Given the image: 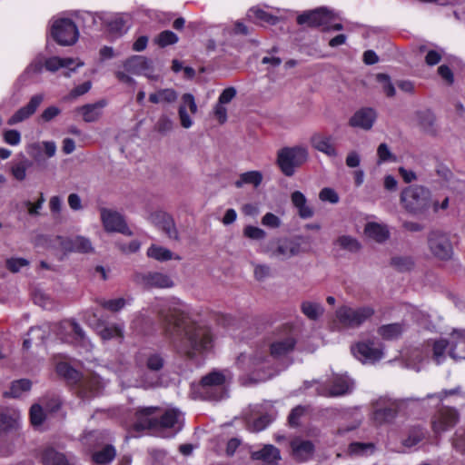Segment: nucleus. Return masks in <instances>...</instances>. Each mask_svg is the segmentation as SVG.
I'll list each match as a JSON object with an SVG mask.
<instances>
[{
	"instance_id": "59",
	"label": "nucleus",
	"mask_w": 465,
	"mask_h": 465,
	"mask_svg": "<svg viewBox=\"0 0 465 465\" xmlns=\"http://www.w3.org/2000/svg\"><path fill=\"white\" fill-rule=\"evenodd\" d=\"M173 127V121L165 114L161 115L155 124L156 131L161 134H166L170 132Z\"/></svg>"
},
{
	"instance_id": "47",
	"label": "nucleus",
	"mask_w": 465,
	"mask_h": 465,
	"mask_svg": "<svg viewBox=\"0 0 465 465\" xmlns=\"http://www.w3.org/2000/svg\"><path fill=\"white\" fill-rule=\"evenodd\" d=\"M147 255L151 258H153V259H155L157 261H161V262L169 261L173 258V252L170 250H168L164 247L156 246V245H152L148 249Z\"/></svg>"
},
{
	"instance_id": "60",
	"label": "nucleus",
	"mask_w": 465,
	"mask_h": 465,
	"mask_svg": "<svg viewBox=\"0 0 465 465\" xmlns=\"http://www.w3.org/2000/svg\"><path fill=\"white\" fill-rule=\"evenodd\" d=\"M29 264V262L24 258H10L6 260V268L12 272H18L21 268Z\"/></svg>"
},
{
	"instance_id": "29",
	"label": "nucleus",
	"mask_w": 465,
	"mask_h": 465,
	"mask_svg": "<svg viewBox=\"0 0 465 465\" xmlns=\"http://www.w3.org/2000/svg\"><path fill=\"white\" fill-rule=\"evenodd\" d=\"M183 415L176 409H170L158 414V429H173L174 433L182 428Z\"/></svg>"
},
{
	"instance_id": "24",
	"label": "nucleus",
	"mask_w": 465,
	"mask_h": 465,
	"mask_svg": "<svg viewBox=\"0 0 465 465\" xmlns=\"http://www.w3.org/2000/svg\"><path fill=\"white\" fill-rule=\"evenodd\" d=\"M158 411L157 408L147 407L140 409L136 411L135 421L134 427L136 430H143L145 429L157 430L158 429Z\"/></svg>"
},
{
	"instance_id": "55",
	"label": "nucleus",
	"mask_w": 465,
	"mask_h": 465,
	"mask_svg": "<svg viewBox=\"0 0 465 465\" xmlns=\"http://www.w3.org/2000/svg\"><path fill=\"white\" fill-rule=\"evenodd\" d=\"M424 437L423 430L420 428H413L407 439L403 440V445L406 447H413L418 444Z\"/></svg>"
},
{
	"instance_id": "17",
	"label": "nucleus",
	"mask_w": 465,
	"mask_h": 465,
	"mask_svg": "<svg viewBox=\"0 0 465 465\" xmlns=\"http://www.w3.org/2000/svg\"><path fill=\"white\" fill-rule=\"evenodd\" d=\"M334 19V13L326 8L320 7L312 11L304 12L297 17L299 25L310 26H326Z\"/></svg>"
},
{
	"instance_id": "48",
	"label": "nucleus",
	"mask_w": 465,
	"mask_h": 465,
	"mask_svg": "<svg viewBox=\"0 0 465 465\" xmlns=\"http://www.w3.org/2000/svg\"><path fill=\"white\" fill-rule=\"evenodd\" d=\"M31 388V382L29 380L22 379L15 381L12 383L9 392L5 395H9L14 398L20 397L24 392L28 391Z\"/></svg>"
},
{
	"instance_id": "58",
	"label": "nucleus",
	"mask_w": 465,
	"mask_h": 465,
	"mask_svg": "<svg viewBox=\"0 0 465 465\" xmlns=\"http://www.w3.org/2000/svg\"><path fill=\"white\" fill-rule=\"evenodd\" d=\"M243 235L252 240H262L266 237V232L259 227L248 225L243 230Z\"/></svg>"
},
{
	"instance_id": "31",
	"label": "nucleus",
	"mask_w": 465,
	"mask_h": 465,
	"mask_svg": "<svg viewBox=\"0 0 465 465\" xmlns=\"http://www.w3.org/2000/svg\"><path fill=\"white\" fill-rule=\"evenodd\" d=\"M292 453L298 460H306L312 456L314 446L310 440L296 438L291 441Z\"/></svg>"
},
{
	"instance_id": "34",
	"label": "nucleus",
	"mask_w": 465,
	"mask_h": 465,
	"mask_svg": "<svg viewBox=\"0 0 465 465\" xmlns=\"http://www.w3.org/2000/svg\"><path fill=\"white\" fill-rule=\"evenodd\" d=\"M365 234L377 242H384L390 237V231L386 224L374 222L368 223L364 229Z\"/></svg>"
},
{
	"instance_id": "57",
	"label": "nucleus",
	"mask_w": 465,
	"mask_h": 465,
	"mask_svg": "<svg viewBox=\"0 0 465 465\" xmlns=\"http://www.w3.org/2000/svg\"><path fill=\"white\" fill-rule=\"evenodd\" d=\"M45 331L43 330L42 327L31 328V330L28 332V335L33 336V338H28L24 341V343H23L24 348L29 349L32 344V340H34V339L39 340L40 342L42 343L45 339Z\"/></svg>"
},
{
	"instance_id": "42",
	"label": "nucleus",
	"mask_w": 465,
	"mask_h": 465,
	"mask_svg": "<svg viewBox=\"0 0 465 465\" xmlns=\"http://www.w3.org/2000/svg\"><path fill=\"white\" fill-rule=\"evenodd\" d=\"M301 311L308 319L316 321L322 315L324 309L319 302L304 301L301 304Z\"/></svg>"
},
{
	"instance_id": "5",
	"label": "nucleus",
	"mask_w": 465,
	"mask_h": 465,
	"mask_svg": "<svg viewBox=\"0 0 465 465\" xmlns=\"http://www.w3.org/2000/svg\"><path fill=\"white\" fill-rule=\"evenodd\" d=\"M57 373L64 377L69 383H79V395L83 399H88L98 393L100 381L96 377L83 378L81 374L66 362H59L56 365Z\"/></svg>"
},
{
	"instance_id": "64",
	"label": "nucleus",
	"mask_w": 465,
	"mask_h": 465,
	"mask_svg": "<svg viewBox=\"0 0 465 465\" xmlns=\"http://www.w3.org/2000/svg\"><path fill=\"white\" fill-rule=\"evenodd\" d=\"M4 140L10 145H17L21 142V134L17 130H7L4 134Z\"/></svg>"
},
{
	"instance_id": "63",
	"label": "nucleus",
	"mask_w": 465,
	"mask_h": 465,
	"mask_svg": "<svg viewBox=\"0 0 465 465\" xmlns=\"http://www.w3.org/2000/svg\"><path fill=\"white\" fill-rule=\"evenodd\" d=\"M17 420L15 417L7 415L0 411V430H5L8 429L15 428Z\"/></svg>"
},
{
	"instance_id": "61",
	"label": "nucleus",
	"mask_w": 465,
	"mask_h": 465,
	"mask_svg": "<svg viewBox=\"0 0 465 465\" xmlns=\"http://www.w3.org/2000/svg\"><path fill=\"white\" fill-rule=\"evenodd\" d=\"M100 304L102 305V307H104V309H107L109 311L118 312L119 310L124 308V306L125 304V301L123 298H117V299L108 300V301L104 300V301L100 302Z\"/></svg>"
},
{
	"instance_id": "45",
	"label": "nucleus",
	"mask_w": 465,
	"mask_h": 465,
	"mask_svg": "<svg viewBox=\"0 0 465 465\" xmlns=\"http://www.w3.org/2000/svg\"><path fill=\"white\" fill-rule=\"evenodd\" d=\"M334 243L341 250L350 252H357L361 247L359 241L351 235H341L336 239Z\"/></svg>"
},
{
	"instance_id": "39",
	"label": "nucleus",
	"mask_w": 465,
	"mask_h": 465,
	"mask_svg": "<svg viewBox=\"0 0 465 465\" xmlns=\"http://www.w3.org/2000/svg\"><path fill=\"white\" fill-rule=\"evenodd\" d=\"M247 16L256 23L267 24L274 25L278 23L279 18L272 15L260 7L254 6L249 9Z\"/></svg>"
},
{
	"instance_id": "49",
	"label": "nucleus",
	"mask_w": 465,
	"mask_h": 465,
	"mask_svg": "<svg viewBox=\"0 0 465 465\" xmlns=\"http://www.w3.org/2000/svg\"><path fill=\"white\" fill-rule=\"evenodd\" d=\"M30 166L28 160L25 159L15 163L11 167V173L17 181H24L26 177L27 168Z\"/></svg>"
},
{
	"instance_id": "26",
	"label": "nucleus",
	"mask_w": 465,
	"mask_h": 465,
	"mask_svg": "<svg viewBox=\"0 0 465 465\" xmlns=\"http://www.w3.org/2000/svg\"><path fill=\"white\" fill-rule=\"evenodd\" d=\"M42 101L43 95H34L26 105L21 107L9 118L7 124L9 125H14L28 119L31 115L35 114L38 106L41 104Z\"/></svg>"
},
{
	"instance_id": "32",
	"label": "nucleus",
	"mask_w": 465,
	"mask_h": 465,
	"mask_svg": "<svg viewBox=\"0 0 465 465\" xmlns=\"http://www.w3.org/2000/svg\"><path fill=\"white\" fill-rule=\"evenodd\" d=\"M106 102L100 100L94 104H88L78 107L76 110L82 114L83 120L86 123H93L97 121L103 114V109L105 107Z\"/></svg>"
},
{
	"instance_id": "11",
	"label": "nucleus",
	"mask_w": 465,
	"mask_h": 465,
	"mask_svg": "<svg viewBox=\"0 0 465 465\" xmlns=\"http://www.w3.org/2000/svg\"><path fill=\"white\" fill-rule=\"evenodd\" d=\"M54 39L60 45H72L78 39V29L72 20L62 18L54 21L51 30Z\"/></svg>"
},
{
	"instance_id": "43",
	"label": "nucleus",
	"mask_w": 465,
	"mask_h": 465,
	"mask_svg": "<svg viewBox=\"0 0 465 465\" xmlns=\"http://www.w3.org/2000/svg\"><path fill=\"white\" fill-rule=\"evenodd\" d=\"M42 461L44 465H70L66 457L54 449H47L45 450Z\"/></svg>"
},
{
	"instance_id": "12",
	"label": "nucleus",
	"mask_w": 465,
	"mask_h": 465,
	"mask_svg": "<svg viewBox=\"0 0 465 465\" xmlns=\"http://www.w3.org/2000/svg\"><path fill=\"white\" fill-rule=\"evenodd\" d=\"M53 245L57 250L67 252L91 253L94 247L91 241L84 236L62 237L57 236L54 240Z\"/></svg>"
},
{
	"instance_id": "28",
	"label": "nucleus",
	"mask_w": 465,
	"mask_h": 465,
	"mask_svg": "<svg viewBox=\"0 0 465 465\" xmlns=\"http://www.w3.org/2000/svg\"><path fill=\"white\" fill-rule=\"evenodd\" d=\"M449 343V354L452 359H465V331L454 330L450 335Z\"/></svg>"
},
{
	"instance_id": "19",
	"label": "nucleus",
	"mask_w": 465,
	"mask_h": 465,
	"mask_svg": "<svg viewBox=\"0 0 465 465\" xmlns=\"http://www.w3.org/2000/svg\"><path fill=\"white\" fill-rule=\"evenodd\" d=\"M135 281L145 288L165 289L172 288L174 285L173 281L168 274L160 272L138 273L135 276Z\"/></svg>"
},
{
	"instance_id": "46",
	"label": "nucleus",
	"mask_w": 465,
	"mask_h": 465,
	"mask_svg": "<svg viewBox=\"0 0 465 465\" xmlns=\"http://www.w3.org/2000/svg\"><path fill=\"white\" fill-rule=\"evenodd\" d=\"M104 433L97 430L90 431L84 434V436L82 439L83 444L90 448L101 446L102 444H104Z\"/></svg>"
},
{
	"instance_id": "56",
	"label": "nucleus",
	"mask_w": 465,
	"mask_h": 465,
	"mask_svg": "<svg viewBox=\"0 0 465 465\" xmlns=\"http://www.w3.org/2000/svg\"><path fill=\"white\" fill-rule=\"evenodd\" d=\"M109 31L117 34L122 35L126 31V22L122 16L114 17L110 21L108 24Z\"/></svg>"
},
{
	"instance_id": "9",
	"label": "nucleus",
	"mask_w": 465,
	"mask_h": 465,
	"mask_svg": "<svg viewBox=\"0 0 465 465\" xmlns=\"http://www.w3.org/2000/svg\"><path fill=\"white\" fill-rule=\"evenodd\" d=\"M374 312L373 307L369 305L356 308L344 305L336 311V318L343 327L358 328L370 320Z\"/></svg>"
},
{
	"instance_id": "41",
	"label": "nucleus",
	"mask_w": 465,
	"mask_h": 465,
	"mask_svg": "<svg viewBox=\"0 0 465 465\" xmlns=\"http://www.w3.org/2000/svg\"><path fill=\"white\" fill-rule=\"evenodd\" d=\"M403 331L404 326L401 323L385 324L378 329V334L384 340L398 339Z\"/></svg>"
},
{
	"instance_id": "20",
	"label": "nucleus",
	"mask_w": 465,
	"mask_h": 465,
	"mask_svg": "<svg viewBox=\"0 0 465 465\" xmlns=\"http://www.w3.org/2000/svg\"><path fill=\"white\" fill-rule=\"evenodd\" d=\"M136 361L139 366L145 368L149 371L158 373L164 368L166 358L161 351L146 350L138 353Z\"/></svg>"
},
{
	"instance_id": "7",
	"label": "nucleus",
	"mask_w": 465,
	"mask_h": 465,
	"mask_svg": "<svg viewBox=\"0 0 465 465\" xmlns=\"http://www.w3.org/2000/svg\"><path fill=\"white\" fill-rule=\"evenodd\" d=\"M308 149L302 145L284 147L277 153V164L286 176H292L295 169L308 161Z\"/></svg>"
},
{
	"instance_id": "25",
	"label": "nucleus",
	"mask_w": 465,
	"mask_h": 465,
	"mask_svg": "<svg viewBox=\"0 0 465 465\" xmlns=\"http://www.w3.org/2000/svg\"><path fill=\"white\" fill-rule=\"evenodd\" d=\"M377 119V113L374 109L365 107L358 110L350 119V125L352 127L370 130Z\"/></svg>"
},
{
	"instance_id": "3",
	"label": "nucleus",
	"mask_w": 465,
	"mask_h": 465,
	"mask_svg": "<svg viewBox=\"0 0 465 465\" xmlns=\"http://www.w3.org/2000/svg\"><path fill=\"white\" fill-rule=\"evenodd\" d=\"M133 75H144L149 80L156 81L159 79L157 74H153V66L152 60L143 55H133L123 63V70L119 69L115 72L116 78L127 84H135Z\"/></svg>"
},
{
	"instance_id": "1",
	"label": "nucleus",
	"mask_w": 465,
	"mask_h": 465,
	"mask_svg": "<svg viewBox=\"0 0 465 465\" xmlns=\"http://www.w3.org/2000/svg\"><path fill=\"white\" fill-rule=\"evenodd\" d=\"M161 328L179 353L189 358L212 348L210 329L193 321L188 307L178 298L166 301L157 311Z\"/></svg>"
},
{
	"instance_id": "52",
	"label": "nucleus",
	"mask_w": 465,
	"mask_h": 465,
	"mask_svg": "<svg viewBox=\"0 0 465 465\" xmlns=\"http://www.w3.org/2000/svg\"><path fill=\"white\" fill-rule=\"evenodd\" d=\"M178 36L172 31H163L156 38V44L161 47H165L169 45L177 43Z\"/></svg>"
},
{
	"instance_id": "35",
	"label": "nucleus",
	"mask_w": 465,
	"mask_h": 465,
	"mask_svg": "<svg viewBox=\"0 0 465 465\" xmlns=\"http://www.w3.org/2000/svg\"><path fill=\"white\" fill-rule=\"evenodd\" d=\"M154 221L170 239L178 240L179 234L173 218L165 213H157Z\"/></svg>"
},
{
	"instance_id": "36",
	"label": "nucleus",
	"mask_w": 465,
	"mask_h": 465,
	"mask_svg": "<svg viewBox=\"0 0 465 465\" xmlns=\"http://www.w3.org/2000/svg\"><path fill=\"white\" fill-rule=\"evenodd\" d=\"M291 201L301 218L307 219L313 215V210L307 204V199L302 192L294 191L291 194Z\"/></svg>"
},
{
	"instance_id": "27",
	"label": "nucleus",
	"mask_w": 465,
	"mask_h": 465,
	"mask_svg": "<svg viewBox=\"0 0 465 465\" xmlns=\"http://www.w3.org/2000/svg\"><path fill=\"white\" fill-rule=\"evenodd\" d=\"M84 65V63L78 59L74 58H60L57 56L50 57L45 61V68L48 71H57L60 68L68 69V72L64 73L65 77H70L71 73L74 72L76 68Z\"/></svg>"
},
{
	"instance_id": "8",
	"label": "nucleus",
	"mask_w": 465,
	"mask_h": 465,
	"mask_svg": "<svg viewBox=\"0 0 465 465\" xmlns=\"http://www.w3.org/2000/svg\"><path fill=\"white\" fill-rule=\"evenodd\" d=\"M226 377L222 371H212L202 378L198 392L204 400L220 401L226 397Z\"/></svg>"
},
{
	"instance_id": "44",
	"label": "nucleus",
	"mask_w": 465,
	"mask_h": 465,
	"mask_svg": "<svg viewBox=\"0 0 465 465\" xmlns=\"http://www.w3.org/2000/svg\"><path fill=\"white\" fill-rule=\"evenodd\" d=\"M116 451L114 446L105 445L102 450L94 451L93 460L101 465H106L115 457Z\"/></svg>"
},
{
	"instance_id": "37",
	"label": "nucleus",
	"mask_w": 465,
	"mask_h": 465,
	"mask_svg": "<svg viewBox=\"0 0 465 465\" xmlns=\"http://www.w3.org/2000/svg\"><path fill=\"white\" fill-rule=\"evenodd\" d=\"M352 389V382L347 377L338 376L333 379L332 384L324 396H341L350 392Z\"/></svg>"
},
{
	"instance_id": "14",
	"label": "nucleus",
	"mask_w": 465,
	"mask_h": 465,
	"mask_svg": "<svg viewBox=\"0 0 465 465\" xmlns=\"http://www.w3.org/2000/svg\"><path fill=\"white\" fill-rule=\"evenodd\" d=\"M85 321L90 326L95 329L99 336L104 341L112 339L122 341L124 338V326L121 324H104L97 318L95 313H87L85 315Z\"/></svg>"
},
{
	"instance_id": "23",
	"label": "nucleus",
	"mask_w": 465,
	"mask_h": 465,
	"mask_svg": "<svg viewBox=\"0 0 465 465\" xmlns=\"http://www.w3.org/2000/svg\"><path fill=\"white\" fill-rule=\"evenodd\" d=\"M57 334L63 341L68 343L84 341V331L77 322L71 320L60 322Z\"/></svg>"
},
{
	"instance_id": "6",
	"label": "nucleus",
	"mask_w": 465,
	"mask_h": 465,
	"mask_svg": "<svg viewBox=\"0 0 465 465\" xmlns=\"http://www.w3.org/2000/svg\"><path fill=\"white\" fill-rule=\"evenodd\" d=\"M430 192L420 185L409 186L401 193V202L411 213L418 214L427 211L430 206Z\"/></svg>"
},
{
	"instance_id": "15",
	"label": "nucleus",
	"mask_w": 465,
	"mask_h": 465,
	"mask_svg": "<svg viewBox=\"0 0 465 465\" xmlns=\"http://www.w3.org/2000/svg\"><path fill=\"white\" fill-rule=\"evenodd\" d=\"M428 243L435 257L440 260H448L451 257L452 246L446 233L440 231L431 232L428 238Z\"/></svg>"
},
{
	"instance_id": "50",
	"label": "nucleus",
	"mask_w": 465,
	"mask_h": 465,
	"mask_svg": "<svg viewBox=\"0 0 465 465\" xmlns=\"http://www.w3.org/2000/svg\"><path fill=\"white\" fill-rule=\"evenodd\" d=\"M391 265L399 272H408L413 267V262L410 257L395 256L391 259Z\"/></svg>"
},
{
	"instance_id": "38",
	"label": "nucleus",
	"mask_w": 465,
	"mask_h": 465,
	"mask_svg": "<svg viewBox=\"0 0 465 465\" xmlns=\"http://www.w3.org/2000/svg\"><path fill=\"white\" fill-rule=\"evenodd\" d=\"M178 99V93L173 88H162L149 95L152 104H173Z\"/></svg>"
},
{
	"instance_id": "10",
	"label": "nucleus",
	"mask_w": 465,
	"mask_h": 465,
	"mask_svg": "<svg viewBox=\"0 0 465 465\" xmlns=\"http://www.w3.org/2000/svg\"><path fill=\"white\" fill-rule=\"evenodd\" d=\"M401 404V401L387 396L380 397L372 403V420L379 425L393 421Z\"/></svg>"
},
{
	"instance_id": "13",
	"label": "nucleus",
	"mask_w": 465,
	"mask_h": 465,
	"mask_svg": "<svg viewBox=\"0 0 465 465\" xmlns=\"http://www.w3.org/2000/svg\"><path fill=\"white\" fill-rule=\"evenodd\" d=\"M351 350L354 357L363 363H374L383 357L381 345L374 341L358 342Z\"/></svg>"
},
{
	"instance_id": "51",
	"label": "nucleus",
	"mask_w": 465,
	"mask_h": 465,
	"mask_svg": "<svg viewBox=\"0 0 465 465\" xmlns=\"http://www.w3.org/2000/svg\"><path fill=\"white\" fill-rule=\"evenodd\" d=\"M377 82L381 85L383 92L388 97H392L395 94V88L391 82L390 76L385 74H378L376 75Z\"/></svg>"
},
{
	"instance_id": "30",
	"label": "nucleus",
	"mask_w": 465,
	"mask_h": 465,
	"mask_svg": "<svg viewBox=\"0 0 465 465\" xmlns=\"http://www.w3.org/2000/svg\"><path fill=\"white\" fill-rule=\"evenodd\" d=\"M252 460H261L262 465H278L281 460L280 450L272 444L264 445L260 450L251 454Z\"/></svg>"
},
{
	"instance_id": "18",
	"label": "nucleus",
	"mask_w": 465,
	"mask_h": 465,
	"mask_svg": "<svg viewBox=\"0 0 465 465\" xmlns=\"http://www.w3.org/2000/svg\"><path fill=\"white\" fill-rule=\"evenodd\" d=\"M460 419L459 412L451 407H442L432 420V429L436 434H440L453 428Z\"/></svg>"
},
{
	"instance_id": "2",
	"label": "nucleus",
	"mask_w": 465,
	"mask_h": 465,
	"mask_svg": "<svg viewBox=\"0 0 465 465\" xmlns=\"http://www.w3.org/2000/svg\"><path fill=\"white\" fill-rule=\"evenodd\" d=\"M296 346L297 337L294 328L290 324H283L274 331L268 347H259L250 353H241L235 364L239 370L248 374L264 373L262 377H251L252 380H265L272 376L273 361L288 359Z\"/></svg>"
},
{
	"instance_id": "33",
	"label": "nucleus",
	"mask_w": 465,
	"mask_h": 465,
	"mask_svg": "<svg viewBox=\"0 0 465 465\" xmlns=\"http://www.w3.org/2000/svg\"><path fill=\"white\" fill-rule=\"evenodd\" d=\"M447 348L450 349L449 340L428 341L425 344V357H428L429 353L432 351L433 360L437 364H440L445 359Z\"/></svg>"
},
{
	"instance_id": "16",
	"label": "nucleus",
	"mask_w": 465,
	"mask_h": 465,
	"mask_svg": "<svg viewBox=\"0 0 465 465\" xmlns=\"http://www.w3.org/2000/svg\"><path fill=\"white\" fill-rule=\"evenodd\" d=\"M100 214L105 231L132 235V232L128 228L124 217L118 212L107 208H101Z\"/></svg>"
},
{
	"instance_id": "21",
	"label": "nucleus",
	"mask_w": 465,
	"mask_h": 465,
	"mask_svg": "<svg viewBox=\"0 0 465 465\" xmlns=\"http://www.w3.org/2000/svg\"><path fill=\"white\" fill-rule=\"evenodd\" d=\"M198 112L195 98L192 94H183L178 107V116L182 127L189 129L193 125L192 115Z\"/></svg>"
},
{
	"instance_id": "4",
	"label": "nucleus",
	"mask_w": 465,
	"mask_h": 465,
	"mask_svg": "<svg viewBox=\"0 0 465 465\" xmlns=\"http://www.w3.org/2000/svg\"><path fill=\"white\" fill-rule=\"evenodd\" d=\"M302 252V238H277L271 240L262 246V252L269 258L279 262H285L299 255Z\"/></svg>"
},
{
	"instance_id": "62",
	"label": "nucleus",
	"mask_w": 465,
	"mask_h": 465,
	"mask_svg": "<svg viewBox=\"0 0 465 465\" xmlns=\"http://www.w3.org/2000/svg\"><path fill=\"white\" fill-rule=\"evenodd\" d=\"M281 223H282L280 218L272 213H265V215L262 218V224L269 228H279Z\"/></svg>"
},
{
	"instance_id": "54",
	"label": "nucleus",
	"mask_w": 465,
	"mask_h": 465,
	"mask_svg": "<svg viewBox=\"0 0 465 465\" xmlns=\"http://www.w3.org/2000/svg\"><path fill=\"white\" fill-rule=\"evenodd\" d=\"M45 419V413L39 404H34L30 409V420L34 426H39Z\"/></svg>"
},
{
	"instance_id": "40",
	"label": "nucleus",
	"mask_w": 465,
	"mask_h": 465,
	"mask_svg": "<svg viewBox=\"0 0 465 465\" xmlns=\"http://www.w3.org/2000/svg\"><path fill=\"white\" fill-rule=\"evenodd\" d=\"M262 182V174L259 171H249L240 174L239 179L235 181L234 185L242 188L245 184H251L258 187Z\"/></svg>"
},
{
	"instance_id": "22",
	"label": "nucleus",
	"mask_w": 465,
	"mask_h": 465,
	"mask_svg": "<svg viewBox=\"0 0 465 465\" xmlns=\"http://www.w3.org/2000/svg\"><path fill=\"white\" fill-rule=\"evenodd\" d=\"M310 143L313 149L322 153L330 158H336L339 156V152L334 143V139L331 135L317 132L310 137Z\"/></svg>"
},
{
	"instance_id": "53",
	"label": "nucleus",
	"mask_w": 465,
	"mask_h": 465,
	"mask_svg": "<svg viewBox=\"0 0 465 465\" xmlns=\"http://www.w3.org/2000/svg\"><path fill=\"white\" fill-rule=\"evenodd\" d=\"M319 199L322 202L336 204L340 201V196L334 189L324 187L319 193Z\"/></svg>"
}]
</instances>
